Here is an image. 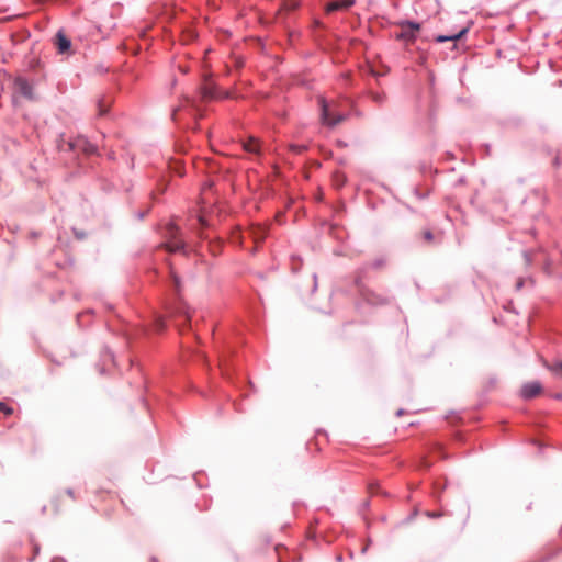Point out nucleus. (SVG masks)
Here are the masks:
<instances>
[{
  "instance_id": "obj_1",
  "label": "nucleus",
  "mask_w": 562,
  "mask_h": 562,
  "mask_svg": "<svg viewBox=\"0 0 562 562\" xmlns=\"http://www.w3.org/2000/svg\"><path fill=\"white\" fill-rule=\"evenodd\" d=\"M367 273V267H360L355 277V285L357 286L362 300L372 306L385 305L389 303V299L381 294H378L363 285V278Z\"/></svg>"
},
{
  "instance_id": "obj_2",
  "label": "nucleus",
  "mask_w": 562,
  "mask_h": 562,
  "mask_svg": "<svg viewBox=\"0 0 562 562\" xmlns=\"http://www.w3.org/2000/svg\"><path fill=\"white\" fill-rule=\"evenodd\" d=\"M58 149L59 151H82L87 155H94L98 151V147L81 135L69 140L63 139L58 143Z\"/></svg>"
},
{
  "instance_id": "obj_3",
  "label": "nucleus",
  "mask_w": 562,
  "mask_h": 562,
  "mask_svg": "<svg viewBox=\"0 0 562 562\" xmlns=\"http://www.w3.org/2000/svg\"><path fill=\"white\" fill-rule=\"evenodd\" d=\"M401 31L394 34V38L405 44H412L417 40L422 24L413 20H400L395 23Z\"/></svg>"
},
{
  "instance_id": "obj_4",
  "label": "nucleus",
  "mask_w": 562,
  "mask_h": 562,
  "mask_svg": "<svg viewBox=\"0 0 562 562\" xmlns=\"http://www.w3.org/2000/svg\"><path fill=\"white\" fill-rule=\"evenodd\" d=\"M317 104L319 108L321 122L325 126L333 128L347 119V115L342 113L331 114L330 104L323 95L317 97Z\"/></svg>"
},
{
  "instance_id": "obj_5",
  "label": "nucleus",
  "mask_w": 562,
  "mask_h": 562,
  "mask_svg": "<svg viewBox=\"0 0 562 562\" xmlns=\"http://www.w3.org/2000/svg\"><path fill=\"white\" fill-rule=\"evenodd\" d=\"M166 243L162 245L169 252L186 254L187 244L181 238L179 227L175 223H169L166 227Z\"/></svg>"
},
{
  "instance_id": "obj_6",
  "label": "nucleus",
  "mask_w": 562,
  "mask_h": 562,
  "mask_svg": "<svg viewBox=\"0 0 562 562\" xmlns=\"http://www.w3.org/2000/svg\"><path fill=\"white\" fill-rule=\"evenodd\" d=\"M199 92L202 101L228 99L231 97L228 91H220L217 86L207 76L204 78V83L200 86Z\"/></svg>"
},
{
  "instance_id": "obj_7",
  "label": "nucleus",
  "mask_w": 562,
  "mask_h": 562,
  "mask_svg": "<svg viewBox=\"0 0 562 562\" xmlns=\"http://www.w3.org/2000/svg\"><path fill=\"white\" fill-rule=\"evenodd\" d=\"M13 88L15 93H19L21 97L26 100L33 101L35 100V94L33 90V85L23 76L15 77L13 81Z\"/></svg>"
},
{
  "instance_id": "obj_8",
  "label": "nucleus",
  "mask_w": 562,
  "mask_h": 562,
  "mask_svg": "<svg viewBox=\"0 0 562 562\" xmlns=\"http://www.w3.org/2000/svg\"><path fill=\"white\" fill-rule=\"evenodd\" d=\"M542 391V385L539 381L525 383L520 389V397L525 401L531 400L539 395Z\"/></svg>"
},
{
  "instance_id": "obj_9",
  "label": "nucleus",
  "mask_w": 562,
  "mask_h": 562,
  "mask_svg": "<svg viewBox=\"0 0 562 562\" xmlns=\"http://www.w3.org/2000/svg\"><path fill=\"white\" fill-rule=\"evenodd\" d=\"M55 45L58 54H66L71 49V40L63 30H59L55 35Z\"/></svg>"
},
{
  "instance_id": "obj_10",
  "label": "nucleus",
  "mask_w": 562,
  "mask_h": 562,
  "mask_svg": "<svg viewBox=\"0 0 562 562\" xmlns=\"http://www.w3.org/2000/svg\"><path fill=\"white\" fill-rule=\"evenodd\" d=\"M470 30V26H464L462 27L461 30H459L457 33L454 34H450V35H437L435 37V42L436 43H445V42H453V46H456V43L463 38L468 32Z\"/></svg>"
},
{
  "instance_id": "obj_11",
  "label": "nucleus",
  "mask_w": 562,
  "mask_h": 562,
  "mask_svg": "<svg viewBox=\"0 0 562 562\" xmlns=\"http://www.w3.org/2000/svg\"><path fill=\"white\" fill-rule=\"evenodd\" d=\"M356 0H334L326 4V13L347 10L355 4Z\"/></svg>"
},
{
  "instance_id": "obj_12",
  "label": "nucleus",
  "mask_w": 562,
  "mask_h": 562,
  "mask_svg": "<svg viewBox=\"0 0 562 562\" xmlns=\"http://www.w3.org/2000/svg\"><path fill=\"white\" fill-rule=\"evenodd\" d=\"M169 313L171 315H177V316L183 318L182 325H186L190 322V317H191L190 311H189L188 305L183 302L179 301L173 307H170Z\"/></svg>"
},
{
  "instance_id": "obj_13",
  "label": "nucleus",
  "mask_w": 562,
  "mask_h": 562,
  "mask_svg": "<svg viewBox=\"0 0 562 562\" xmlns=\"http://www.w3.org/2000/svg\"><path fill=\"white\" fill-rule=\"evenodd\" d=\"M100 360L101 364L98 366L100 374L105 373V367L108 362L115 364L114 353L108 347H105L101 352Z\"/></svg>"
},
{
  "instance_id": "obj_14",
  "label": "nucleus",
  "mask_w": 562,
  "mask_h": 562,
  "mask_svg": "<svg viewBox=\"0 0 562 562\" xmlns=\"http://www.w3.org/2000/svg\"><path fill=\"white\" fill-rule=\"evenodd\" d=\"M250 235L256 243H261L268 236V228L265 226H254L250 231Z\"/></svg>"
},
{
  "instance_id": "obj_15",
  "label": "nucleus",
  "mask_w": 562,
  "mask_h": 562,
  "mask_svg": "<svg viewBox=\"0 0 562 562\" xmlns=\"http://www.w3.org/2000/svg\"><path fill=\"white\" fill-rule=\"evenodd\" d=\"M245 151L258 155L260 153V145L255 138H249L244 143Z\"/></svg>"
},
{
  "instance_id": "obj_16",
  "label": "nucleus",
  "mask_w": 562,
  "mask_h": 562,
  "mask_svg": "<svg viewBox=\"0 0 562 562\" xmlns=\"http://www.w3.org/2000/svg\"><path fill=\"white\" fill-rule=\"evenodd\" d=\"M170 289L179 295L181 291V279L173 271H170Z\"/></svg>"
},
{
  "instance_id": "obj_17",
  "label": "nucleus",
  "mask_w": 562,
  "mask_h": 562,
  "mask_svg": "<svg viewBox=\"0 0 562 562\" xmlns=\"http://www.w3.org/2000/svg\"><path fill=\"white\" fill-rule=\"evenodd\" d=\"M97 106H98V116L99 117H105L109 115L110 110H109V105L105 102L104 97L98 99Z\"/></svg>"
},
{
  "instance_id": "obj_18",
  "label": "nucleus",
  "mask_w": 562,
  "mask_h": 562,
  "mask_svg": "<svg viewBox=\"0 0 562 562\" xmlns=\"http://www.w3.org/2000/svg\"><path fill=\"white\" fill-rule=\"evenodd\" d=\"M386 265V259L384 257H380L374 259L371 263H364L361 267H367V270L372 269H380Z\"/></svg>"
},
{
  "instance_id": "obj_19",
  "label": "nucleus",
  "mask_w": 562,
  "mask_h": 562,
  "mask_svg": "<svg viewBox=\"0 0 562 562\" xmlns=\"http://www.w3.org/2000/svg\"><path fill=\"white\" fill-rule=\"evenodd\" d=\"M155 327L157 331H162L167 327V323L162 317H157L155 321Z\"/></svg>"
},
{
  "instance_id": "obj_20",
  "label": "nucleus",
  "mask_w": 562,
  "mask_h": 562,
  "mask_svg": "<svg viewBox=\"0 0 562 562\" xmlns=\"http://www.w3.org/2000/svg\"><path fill=\"white\" fill-rule=\"evenodd\" d=\"M554 374H562V361H559L549 368Z\"/></svg>"
},
{
  "instance_id": "obj_21",
  "label": "nucleus",
  "mask_w": 562,
  "mask_h": 562,
  "mask_svg": "<svg viewBox=\"0 0 562 562\" xmlns=\"http://www.w3.org/2000/svg\"><path fill=\"white\" fill-rule=\"evenodd\" d=\"M0 412L4 413L5 415L12 414L13 409L4 402H0Z\"/></svg>"
},
{
  "instance_id": "obj_22",
  "label": "nucleus",
  "mask_w": 562,
  "mask_h": 562,
  "mask_svg": "<svg viewBox=\"0 0 562 562\" xmlns=\"http://www.w3.org/2000/svg\"><path fill=\"white\" fill-rule=\"evenodd\" d=\"M423 238L427 241V243H431L434 241L435 239V236L432 234V232L430 229H426L424 233H423Z\"/></svg>"
},
{
  "instance_id": "obj_23",
  "label": "nucleus",
  "mask_w": 562,
  "mask_h": 562,
  "mask_svg": "<svg viewBox=\"0 0 562 562\" xmlns=\"http://www.w3.org/2000/svg\"><path fill=\"white\" fill-rule=\"evenodd\" d=\"M497 383V378L495 375L490 376L486 384V391H491Z\"/></svg>"
},
{
  "instance_id": "obj_24",
  "label": "nucleus",
  "mask_w": 562,
  "mask_h": 562,
  "mask_svg": "<svg viewBox=\"0 0 562 562\" xmlns=\"http://www.w3.org/2000/svg\"><path fill=\"white\" fill-rule=\"evenodd\" d=\"M148 212H149V209L146 211H136V212H134V216L138 221H142L148 214Z\"/></svg>"
},
{
  "instance_id": "obj_25",
  "label": "nucleus",
  "mask_w": 562,
  "mask_h": 562,
  "mask_svg": "<svg viewBox=\"0 0 562 562\" xmlns=\"http://www.w3.org/2000/svg\"><path fill=\"white\" fill-rule=\"evenodd\" d=\"M553 165H554L555 167H559V166H561V165H562V150H560V151L558 153V155L554 157V159H553Z\"/></svg>"
},
{
  "instance_id": "obj_26",
  "label": "nucleus",
  "mask_w": 562,
  "mask_h": 562,
  "mask_svg": "<svg viewBox=\"0 0 562 562\" xmlns=\"http://www.w3.org/2000/svg\"><path fill=\"white\" fill-rule=\"evenodd\" d=\"M74 235H75V237L77 239H80V240L86 238V236H87L86 232L79 231V229H76V228H74Z\"/></svg>"
},
{
  "instance_id": "obj_27",
  "label": "nucleus",
  "mask_w": 562,
  "mask_h": 562,
  "mask_svg": "<svg viewBox=\"0 0 562 562\" xmlns=\"http://www.w3.org/2000/svg\"><path fill=\"white\" fill-rule=\"evenodd\" d=\"M425 515L429 518H439L441 517V513L440 512H431V510H427L425 512Z\"/></svg>"
},
{
  "instance_id": "obj_28",
  "label": "nucleus",
  "mask_w": 562,
  "mask_h": 562,
  "mask_svg": "<svg viewBox=\"0 0 562 562\" xmlns=\"http://www.w3.org/2000/svg\"><path fill=\"white\" fill-rule=\"evenodd\" d=\"M372 99H373V101H374V102H376V103H382V102H384L385 97H384V95H382V94H380V93H374V94L372 95Z\"/></svg>"
},
{
  "instance_id": "obj_29",
  "label": "nucleus",
  "mask_w": 562,
  "mask_h": 562,
  "mask_svg": "<svg viewBox=\"0 0 562 562\" xmlns=\"http://www.w3.org/2000/svg\"><path fill=\"white\" fill-rule=\"evenodd\" d=\"M414 194L416 195V198H418L419 200H424L428 196V193L427 192H420L418 189H414Z\"/></svg>"
},
{
  "instance_id": "obj_30",
  "label": "nucleus",
  "mask_w": 562,
  "mask_h": 562,
  "mask_svg": "<svg viewBox=\"0 0 562 562\" xmlns=\"http://www.w3.org/2000/svg\"><path fill=\"white\" fill-rule=\"evenodd\" d=\"M525 285V280L522 278H519L515 284L516 291H520Z\"/></svg>"
},
{
  "instance_id": "obj_31",
  "label": "nucleus",
  "mask_w": 562,
  "mask_h": 562,
  "mask_svg": "<svg viewBox=\"0 0 562 562\" xmlns=\"http://www.w3.org/2000/svg\"><path fill=\"white\" fill-rule=\"evenodd\" d=\"M317 290V274L313 273V288L312 292H315Z\"/></svg>"
},
{
  "instance_id": "obj_32",
  "label": "nucleus",
  "mask_w": 562,
  "mask_h": 562,
  "mask_svg": "<svg viewBox=\"0 0 562 562\" xmlns=\"http://www.w3.org/2000/svg\"><path fill=\"white\" fill-rule=\"evenodd\" d=\"M50 562H67V560L63 557H54Z\"/></svg>"
},
{
  "instance_id": "obj_33",
  "label": "nucleus",
  "mask_w": 562,
  "mask_h": 562,
  "mask_svg": "<svg viewBox=\"0 0 562 562\" xmlns=\"http://www.w3.org/2000/svg\"><path fill=\"white\" fill-rule=\"evenodd\" d=\"M369 490H370V492H371L372 494H374V493H378V492H379V486H378V485L370 484Z\"/></svg>"
},
{
  "instance_id": "obj_34",
  "label": "nucleus",
  "mask_w": 562,
  "mask_h": 562,
  "mask_svg": "<svg viewBox=\"0 0 562 562\" xmlns=\"http://www.w3.org/2000/svg\"><path fill=\"white\" fill-rule=\"evenodd\" d=\"M66 494H67L68 496H70L71 498H75V492H74V490H72V488H67V490H66Z\"/></svg>"
},
{
  "instance_id": "obj_35",
  "label": "nucleus",
  "mask_w": 562,
  "mask_h": 562,
  "mask_svg": "<svg viewBox=\"0 0 562 562\" xmlns=\"http://www.w3.org/2000/svg\"><path fill=\"white\" fill-rule=\"evenodd\" d=\"M553 398H555V400H561V398H562V393H555V394L553 395Z\"/></svg>"
},
{
  "instance_id": "obj_36",
  "label": "nucleus",
  "mask_w": 562,
  "mask_h": 562,
  "mask_svg": "<svg viewBox=\"0 0 562 562\" xmlns=\"http://www.w3.org/2000/svg\"><path fill=\"white\" fill-rule=\"evenodd\" d=\"M405 413L403 408L397 409L396 416H402Z\"/></svg>"
},
{
  "instance_id": "obj_37",
  "label": "nucleus",
  "mask_w": 562,
  "mask_h": 562,
  "mask_svg": "<svg viewBox=\"0 0 562 562\" xmlns=\"http://www.w3.org/2000/svg\"><path fill=\"white\" fill-rule=\"evenodd\" d=\"M34 552H35V554H38V552H40V546L38 544H34Z\"/></svg>"
},
{
  "instance_id": "obj_38",
  "label": "nucleus",
  "mask_w": 562,
  "mask_h": 562,
  "mask_svg": "<svg viewBox=\"0 0 562 562\" xmlns=\"http://www.w3.org/2000/svg\"><path fill=\"white\" fill-rule=\"evenodd\" d=\"M369 544H370V542H369L367 546H364V547L362 548V550H361V552H362V553H366V552H367V550H368V548H369Z\"/></svg>"
},
{
  "instance_id": "obj_39",
  "label": "nucleus",
  "mask_w": 562,
  "mask_h": 562,
  "mask_svg": "<svg viewBox=\"0 0 562 562\" xmlns=\"http://www.w3.org/2000/svg\"><path fill=\"white\" fill-rule=\"evenodd\" d=\"M416 515H417V512H414L413 514H411V516L407 519L412 520Z\"/></svg>"
},
{
  "instance_id": "obj_40",
  "label": "nucleus",
  "mask_w": 562,
  "mask_h": 562,
  "mask_svg": "<svg viewBox=\"0 0 562 562\" xmlns=\"http://www.w3.org/2000/svg\"><path fill=\"white\" fill-rule=\"evenodd\" d=\"M336 560H337L338 562H341V561H342V555H337V557H336Z\"/></svg>"
},
{
  "instance_id": "obj_41",
  "label": "nucleus",
  "mask_w": 562,
  "mask_h": 562,
  "mask_svg": "<svg viewBox=\"0 0 562 562\" xmlns=\"http://www.w3.org/2000/svg\"><path fill=\"white\" fill-rule=\"evenodd\" d=\"M368 506H369V502L368 501L363 502V507L367 508Z\"/></svg>"
},
{
  "instance_id": "obj_42",
  "label": "nucleus",
  "mask_w": 562,
  "mask_h": 562,
  "mask_svg": "<svg viewBox=\"0 0 562 562\" xmlns=\"http://www.w3.org/2000/svg\"><path fill=\"white\" fill-rule=\"evenodd\" d=\"M150 562H158V561H157V559H156L155 557H153V558L150 559Z\"/></svg>"
},
{
  "instance_id": "obj_43",
  "label": "nucleus",
  "mask_w": 562,
  "mask_h": 562,
  "mask_svg": "<svg viewBox=\"0 0 562 562\" xmlns=\"http://www.w3.org/2000/svg\"><path fill=\"white\" fill-rule=\"evenodd\" d=\"M321 432L326 435V432H325L324 430L318 429V430H317V434H321Z\"/></svg>"
},
{
  "instance_id": "obj_44",
  "label": "nucleus",
  "mask_w": 562,
  "mask_h": 562,
  "mask_svg": "<svg viewBox=\"0 0 562 562\" xmlns=\"http://www.w3.org/2000/svg\"><path fill=\"white\" fill-rule=\"evenodd\" d=\"M546 560H548V558L542 559L540 562H544Z\"/></svg>"
}]
</instances>
